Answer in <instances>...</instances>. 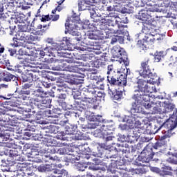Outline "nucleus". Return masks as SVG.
I'll list each match as a JSON object with an SVG mask.
<instances>
[{"mask_svg": "<svg viewBox=\"0 0 177 177\" xmlns=\"http://www.w3.org/2000/svg\"><path fill=\"white\" fill-rule=\"evenodd\" d=\"M21 41L19 37H13L12 38V43L10 44L11 46L13 48H19V46H21Z\"/></svg>", "mask_w": 177, "mask_h": 177, "instance_id": "nucleus-49", "label": "nucleus"}, {"mask_svg": "<svg viewBox=\"0 0 177 177\" xmlns=\"http://www.w3.org/2000/svg\"><path fill=\"white\" fill-rule=\"evenodd\" d=\"M19 151L16 149H10L9 151V157H11L12 159H14L17 156H18Z\"/></svg>", "mask_w": 177, "mask_h": 177, "instance_id": "nucleus-62", "label": "nucleus"}, {"mask_svg": "<svg viewBox=\"0 0 177 177\" xmlns=\"http://www.w3.org/2000/svg\"><path fill=\"white\" fill-rule=\"evenodd\" d=\"M100 122H95L88 124V129H95L97 127H100Z\"/></svg>", "mask_w": 177, "mask_h": 177, "instance_id": "nucleus-59", "label": "nucleus"}, {"mask_svg": "<svg viewBox=\"0 0 177 177\" xmlns=\"http://www.w3.org/2000/svg\"><path fill=\"white\" fill-rule=\"evenodd\" d=\"M32 169H34V166L31 163L23 162L17 164V174L21 176H35V173L32 171Z\"/></svg>", "mask_w": 177, "mask_h": 177, "instance_id": "nucleus-7", "label": "nucleus"}, {"mask_svg": "<svg viewBox=\"0 0 177 177\" xmlns=\"http://www.w3.org/2000/svg\"><path fill=\"white\" fill-rule=\"evenodd\" d=\"M71 109H73L72 104H68L66 102H59V111H62V110L67 111V110H71Z\"/></svg>", "mask_w": 177, "mask_h": 177, "instance_id": "nucleus-37", "label": "nucleus"}, {"mask_svg": "<svg viewBox=\"0 0 177 177\" xmlns=\"http://www.w3.org/2000/svg\"><path fill=\"white\" fill-rule=\"evenodd\" d=\"M154 156H156V153L153 152V148L150 146H147L144 148L137 160L140 162L147 163L153 160Z\"/></svg>", "mask_w": 177, "mask_h": 177, "instance_id": "nucleus-11", "label": "nucleus"}, {"mask_svg": "<svg viewBox=\"0 0 177 177\" xmlns=\"http://www.w3.org/2000/svg\"><path fill=\"white\" fill-rule=\"evenodd\" d=\"M34 133L26 130V131L24 133V139H26V140H30V139H32V138H34Z\"/></svg>", "mask_w": 177, "mask_h": 177, "instance_id": "nucleus-54", "label": "nucleus"}, {"mask_svg": "<svg viewBox=\"0 0 177 177\" xmlns=\"http://www.w3.org/2000/svg\"><path fill=\"white\" fill-rule=\"evenodd\" d=\"M174 133H175L174 131H171V130L163 129L162 131V135L159 136L158 142H161L165 146L167 145V140H165V139L171 138Z\"/></svg>", "mask_w": 177, "mask_h": 177, "instance_id": "nucleus-24", "label": "nucleus"}, {"mask_svg": "<svg viewBox=\"0 0 177 177\" xmlns=\"http://www.w3.org/2000/svg\"><path fill=\"white\" fill-rule=\"evenodd\" d=\"M169 112L168 111L159 112V113H158V115L155 116V118H160V120L168 121V120H169V118H168V115L171 117V114H169Z\"/></svg>", "mask_w": 177, "mask_h": 177, "instance_id": "nucleus-38", "label": "nucleus"}, {"mask_svg": "<svg viewBox=\"0 0 177 177\" xmlns=\"http://www.w3.org/2000/svg\"><path fill=\"white\" fill-rule=\"evenodd\" d=\"M119 128L122 129V131H126V132H131V129L127 124H120L119 125Z\"/></svg>", "mask_w": 177, "mask_h": 177, "instance_id": "nucleus-61", "label": "nucleus"}, {"mask_svg": "<svg viewBox=\"0 0 177 177\" xmlns=\"http://www.w3.org/2000/svg\"><path fill=\"white\" fill-rule=\"evenodd\" d=\"M151 60L150 57H145L140 63V68L139 71V74L140 77L143 78H150L149 82L151 84H156L157 82V76L153 74L151 71Z\"/></svg>", "mask_w": 177, "mask_h": 177, "instance_id": "nucleus-4", "label": "nucleus"}, {"mask_svg": "<svg viewBox=\"0 0 177 177\" xmlns=\"http://www.w3.org/2000/svg\"><path fill=\"white\" fill-rule=\"evenodd\" d=\"M107 81L110 85H118V71L115 72L113 65H109L107 67Z\"/></svg>", "mask_w": 177, "mask_h": 177, "instance_id": "nucleus-16", "label": "nucleus"}, {"mask_svg": "<svg viewBox=\"0 0 177 177\" xmlns=\"http://www.w3.org/2000/svg\"><path fill=\"white\" fill-rule=\"evenodd\" d=\"M165 125H167V127H171V123L167 122L163 124H160L158 123H149V128L148 129H150V133L152 135H156L158 131L160 129H162L163 127H165Z\"/></svg>", "mask_w": 177, "mask_h": 177, "instance_id": "nucleus-22", "label": "nucleus"}, {"mask_svg": "<svg viewBox=\"0 0 177 177\" xmlns=\"http://www.w3.org/2000/svg\"><path fill=\"white\" fill-rule=\"evenodd\" d=\"M14 21L15 23H16V24H17V23H24V21H26V15L22 13L17 14V15H15Z\"/></svg>", "mask_w": 177, "mask_h": 177, "instance_id": "nucleus-42", "label": "nucleus"}, {"mask_svg": "<svg viewBox=\"0 0 177 177\" xmlns=\"http://www.w3.org/2000/svg\"><path fill=\"white\" fill-rule=\"evenodd\" d=\"M50 19L51 21H57V20H59L60 19V15H57L56 13H52L50 15Z\"/></svg>", "mask_w": 177, "mask_h": 177, "instance_id": "nucleus-63", "label": "nucleus"}, {"mask_svg": "<svg viewBox=\"0 0 177 177\" xmlns=\"http://www.w3.org/2000/svg\"><path fill=\"white\" fill-rule=\"evenodd\" d=\"M110 149L115 151V153H120L121 151L122 154H129L135 151L133 146H129L127 142L117 143L115 147L112 146Z\"/></svg>", "mask_w": 177, "mask_h": 177, "instance_id": "nucleus-12", "label": "nucleus"}, {"mask_svg": "<svg viewBox=\"0 0 177 177\" xmlns=\"http://www.w3.org/2000/svg\"><path fill=\"white\" fill-rule=\"evenodd\" d=\"M155 118L156 120V123L155 124H159V125H164V124H168V122L170 123L171 127L165 125L162 127V129H165V131H174V129H175V128L177 127V111L174 112L173 114L169 117V120L167 121L159 118Z\"/></svg>", "mask_w": 177, "mask_h": 177, "instance_id": "nucleus-8", "label": "nucleus"}, {"mask_svg": "<svg viewBox=\"0 0 177 177\" xmlns=\"http://www.w3.org/2000/svg\"><path fill=\"white\" fill-rule=\"evenodd\" d=\"M131 99H133L134 102H137V103H142L144 107L147 110H149V109H151V107H153V111H162V109H161V104H152L150 102V95L146 94V92L145 91H134V93L132 95Z\"/></svg>", "mask_w": 177, "mask_h": 177, "instance_id": "nucleus-1", "label": "nucleus"}, {"mask_svg": "<svg viewBox=\"0 0 177 177\" xmlns=\"http://www.w3.org/2000/svg\"><path fill=\"white\" fill-rule=\"evenodd\" d=\"M59 104V102H58ZM38 109H39V110H44V111H53L55 110H57V111H59V105H53V104H49V103H47V102L45 103H41V104L39 105Z\"/></svg>", "mask_w": 177, "mask_h": 177, "instance_id": "nucleus-28", "label": "nucleus"}, {"mask_svg": "<svg viewBox=\"0 0 177 177\" xmlns=\"http://www.w3.org/2000/svg\"><path fill=\"white\" fill-rule=\"evenodd\" d=\"M51 169L50 165H42L37 167L39 172H50Z\"/></svg>", "mask_w": 177, "mask_h": 177, "instance_id": "nucleus-47", "label": "nucleus"}, {"mask_svg": "<svg viewBox=\"0 0 177 177\" xmlns=\"http://www.w3.org/2000/svg\"><path fill=\"white\" fill-rule=\"evenodd\" d=\"M55 153H57V154H59L60 156H74V151H73V149H71V147L60 148L57 149Z\"/></svg>", "mask_w": 177, "mask_h": 177, "instance_id": "nucleus-31", "label": "nucleus"}, {"mask_svg": "<svg viewBox=\"0 0 177 177\" xmlns=\"http://www.w3.org/2000/svg\"><path fill=\"white\" fill-rule=\"evenodd\" d=\"M87 39H84V44H86V45H90L91 46H93V42H91L90 41H88V39H99V36H97V35H96L95 33H94L93 32H90L88 33L87 35Z\"/></svg>", "mask_w": 177, "mask_h": 177, "instance_id": "nucleus-33", "label": "nucleus"}, {"mask_svg": "<svg viewBox=\"0 0 177 177\" xmlns=\"http://www.w3.org/2000/svg\"><path fill=\"white\" fill-rule=\"evenodd\" d=\"M112 97L114 100H120L122 97V92L115 91Z\"/></svg>", "mask_w": 177, "mask_h": 177, "instance_id": "nucleus-60", "label": "nucleus"}, {"mask_svg": "<svg viewBox=\"0 0 177 177\" xmlns=\"http://www.w3.org/2000/svg\"><path fill=\"white\" fill-rule=\"evenodd\" d=\"M95 93H96V91L94 88L92 91H83L82 94V102L93 104L91 109L97 110V109H100V106L99 105V102H97V99L96 98V95H94Z\"/></svg>", "mask_w": 177, "mask_h": 177, "instance_id": "nucleus-6", "label": "nucleus"}, {"mask_svg": "<svg viewBox=\"0 0 177 177\" xmlns=\"http://www.w3.org/2000/svg\"><path fill=\"white\" fill-rule=\"evenodd\" d=\"M98 136L104 139L106 143H107V142H111V140H113V139H114V136H113V134L99 133Z\"/></svg>", "mask_w": 177, "mask_h": 177, "instance_id": "nucleus-46", "label": "nucleus"}, {"mask_svg": "<svg viewBox=\"0 0 177 177\" xmlns=\"http://www.w3.org/2000/svg\"><path fill=\"white\" fill-rule=\"evenodd\" d=\"M1 167L3 172H7L5 174V177H13L12 172H17V169L13 170L15 167L17 168V163H14L13 160L1 159Z\"/></svg>", "mask_w": 177, "mask_h": 177, "instance_id": "nucleus-10", "label": "nucleus"}, {"mask_svg": "<svg viewBox=\"0 0 177 177\" xmlns=\"http://www.w3.org/2000/svg\"><path fill=\"white\" fill-rule=\"evenodd\" d=\"M81 160V156H75V154L73 152V155H68V156H65L63 159V161L65 162H72L74 164L75 161H80Z\"/></svg>", "mask_w": 177, "mask_h": 177, "instance_id": "nucleus-36", "label": "nucleus"}, {"mask_svg": "<svg viewBox=\"0 0 177 177\" xmlns=\"http://www.w3.org/2000/svg\"><path fill=\"white\" fill-rule=\"evenodd\" d=\"M34 75L32 73H26L21 75L22 82H32L34 81Z\"/></svg>", "mask_w": 177, "mask_h": 177, "instance_id": "nucleus-35", "label": "nucleus"}, {"mask_svg": "<svg viewBox=\"0 0 177 177\" xmlns=\"http://www.w3.org/2000/svg\"><path fill=\"white\" fill-rule=\"evenodd\" d=\"M151 12H157V8L151 6L147 10H141L138 12V19L142 20V21H148L147 20L153 17V15H151Z\"/></svg>", "mask_w": 177, "mask_h": 177, "instance_id": "nucleus-17", "label": "nucleus"}, {"mask_svg": "<svg viewBox=\"0 0 177 177\" xmlns=\"http://www.w3.org/2000/svg\"><path fill=\"white\" fill-rule=\"evenodd\" d=\"M58 132L59 127L56 125H49L47 127L46 130L43 131L42 134H40V139H42L44 138V135H52V133L55 135V133H57Z\"/></svg>", "mask_w": 177, "mask_h": 177, "instance_id": "nucleus-26", "label": "nucleus"}, {"mask_svg": "<svg viewBox=\"0 0 177 177\" xmlns=\"http://www.w3.org/2000/svg\"><path fill=\"white\" fill-rule=\"evenodd\" d=\"M131 133V135L133 136L134 138L138 140V139H139V138H140V130H139V129L136 128L134 129L133 130H131V131H129Z\"/></svg>", "mask_w": 177, "mask_h": 177, "instance_id": "nucleus-51", "label": "nucleus"}, {"mask_svg": "<svg viewBox=\"0 0 177 177\" xmlns=\"http://www.w3.org/2000/svg\"><path fill=\"white\" fill-rule=\"evenodd\" d=\"M86 168H88V165H86L85 163H77L76 165V169L82 172H84Z\"/></svg>", "mask_w": 177, "mask_h": 177, "instance_id": "nucleus-56", "label": "nucleus"}, {"mask_svg": "<svg viewBox=\"0 0 177 177\" xmlns=\"http://www.w3.org/2000/svg\"><path fill=\"white\" fill-rule=\"evenodd\" d=\"M124 72H118V85H123V86H127V78L128 77V69H124Z\"/></svg>", "mask_w": 177, "mask_h": 177, "instance_id": "nucleus-27", "label": "nucleus"}, {"mask_svg": "<svg viewBox=\"0 0 177 177\" xmlns=\"http://www.w3.org/2000/svg\"><path fill=\"white\" fill-rule=\"evenodd\" d=\"M142 110L143 108L140 102L135 101L131 103V111H142Z\"/></svg>", "mask_w": 177, "mask_h": 177, "instance_id": "nucleus-41", "label": "nucleus"}, {"mask_svg": "<svg viewBox=\"0 0 177 177\" xmlns=\"http://www.w3.org/2000/svg\"><path fill=\"white\" fill-rule=\"evenodd\" d=\"M88 109H92V106H88L84 103L82 101L75 100L73 104L72 105L71 110H75V111H83V110H88Z\"/></svg>", "mask_w": 177, "mask_h": 177, "instance_id": "nucleus-23", "label": "nucleus"}, {"mask_svg": "<svg viewBox=\"0 0 177 177\" xmlns=\"http://www.w3.org/2000/svg\"><path fill=\"white\" fill-rule=\"evenodd\" d=\"M86 118L88 121H92L93 122H102V121H103V116L101 115H96L95 113L91 111L86 112Z\"/></svg>", "mask_w": 177, "mask_h": 177, "instance_id": "nucleus-25", "label": "nucleus"}, {"mask_svg": "<svg viewBox=\"0 0 177 177\" xmlns=\"http://www.w3.org/2000/svg\"><path fill=\"white\" fill-rule=\"evenodd\" d=\"M85 4L86 5L84 0H78V6L80 10H86V8L84 7Z\"/></svg>", "mask_w": 177, "mask_h": 177, "instance_id": "nucleus-64", "label": "nucleus"}, {"mask_svg": "<svg viewBox=\"0 0 177 177\" xmlns=\"http://www.w3.org/2000/svg\"><path fill=\"white\" fill-rule=\"evenodd\" d=\"M75 139L76 140H85V136H84V133L81 131H77L75 133Z\"/></svg>", "mask_w": 177, "mask_h": 177, "instance_id": "nucleus-58", "label": "nucleus"}, {"mask_svg": "<svg viewBox=\"0 0 177 177\" xmlns=\"http://www.w3.org/2000/svg\"><path fill=\"white\" fill-rule=\"evenodd\" d=\"M21 30L22 31L17 34V36L20 37L19 39L21 41H24V39H26L28 44H31L35 41H39V37L35 34L26 36L24 32H27L28 31H29V30L27 29V26H23Z\"/></svg>", "mask_w": 177, "mask_h": 177, "instance_id": "nucleus-15", "label": "nucleus"}, {"mask_svg": "<svg viewBox=\"0 0 177 177\" xmlns=\"http://www.w3.org/2000/svg\"><path fill=\"white\" fill-rule=\"evenodd\" d=\"M91 26L94 28V30L99 31V30H102V26H103V22L100 21V19L93 21Z\"/></svg>", "mask_w": 177, "mask_h": 177, "instance_id": "nucleus-45", "label": "nucleus"}, {"mask_svg": "<svg viewBox=\"0 0 177 177\" xmlns=\"http://www.w3.org/2000/svg\"><path fill=\"white\" fill-rule=\"evenodd\" d=\"M142 32L145 35H150L153 32V25L149 21L142 22Z\"/></svg>", "mask_w": 177, "mask_h": 177, "instance_id": "nucleus-30", "label": "nucleus"}, {"mask_svg": "<svg viewBox=\"0 0 177 177\" xmlns=\"http://www.w3.org/2000/svg\"><path fill=\"white\" fill-rule=\"evenodd\" d=\"M113 151H113L111 149H109L106 148V145L104 144H101L100 147H97V151L93 152V156H94V157H97V158L110 159L111 161L117 162L120 159V156H118V154H113Z\"/></svg>", "mask_w": 177, "mask_h": 177, "instance_id": "nucleus-5", "label": "nucleus"}, {"mask_svg": "<svg viewBox=\"0 0 177 177\" xmlns=\"http://www.w3.org/2000/svg\"><path fill=\"white\" fill-rule=\"evenodd\" d=\"M103 81H104V78L100 79V80H98L96 82V86L95 88H97V89H104V84H103Z\"/></svg>", "mask_w": 177, "mask_h": 177, "instance_id": "nucleus-57", "label": "nucleus"}, {"mask_svg": "<svg viewBox=\"0 0 177 177\" xmlns=\"http://www.w3.org/2000/svg\"><path fill=\"white\" fill-rule=\"evenodd\" d=\"M68 171L65 170V169H54L53 170V174H55V177H66L67 176V174H68Z\"/></svg>", "mask_w": 177, "mask_h": 177, "instance_id": "nucleus-40", "label": "nucleus"}, {"mask_svg": "<svg viewBox=\"0 0 177 177\" xmlns=\"http://www.w3.org/2000/svg\"><path fill=\"white\" fill-rule=\"evenodd\" d=\"M78 149L80 151H82L84 153V151H89V147L88 146V144L82 143L78 146Z\"/></svg>", "mask_w": 177, "mask_h": 177, "instance_id": "nucleus-55", "label": "nucleus"}, {"mask_svg": "<svg viewBox=\"0 0 177 177\" xmlns=\"http://www.w3.org/2000/svg\"><path fill=\"white\" fill-rule=\"evenodd\" d=\"M111 53L113 59H120V62H122L124 66H129L128 55H127V53L124 50V48H120V46H114Z\"/></svg>", "mask_w": 177, "mask_h": 177, "instance_id": "nucleus-9", "label": "nucleus"}, {"mask_svg": "<svg viewBox=\"0 0 177 177\" xmlns=\"http://www.w3.org/2000/svg\"><path fill=\"white\" fill-rule=\"evenodd\" d=\"M32 114L30 113L28 111H25L24 113H20V115H17L16 117L17 120H26L27 118H34V120H41L44 117H47L48 120H53V118H59L62 114L57 113L55 111H44V112H35L32 111Z\"/></svg>", "mask_w": 177, "mask_h": 177, "instance_id": "nucleus-2", "label": "nucleus"}, {"mask_svg": "<svg viewBox=\"0 0 177 177\" xmlns=\"http://www.w3.org/2000/svg\"><path fill=\"white\" fill-rule=\"evenodd\" d=\"M137 84H138V86H137L138 89H136V90H134V91H145L143 90V88H144V86H145V84H146V81L140 79V80H138Z\"/></svg>", "mask_w": 177, "mask_h": 177, "instance_id": "nucleus-50", "label": "nucleus"}, {"mask_svg": "<svg viewBox=\"0 0 177 177\" xmlns=\"http://www.w3.org/2000/svg\"><path fill=\"white\" fill-rule=\"evenodd\" d=\"M162 106L164 107L165 111H177L175 104L170 102L169 100L165 101Z\"/></svg>", "mask_w": 177, "mask_h": 177, "instance_id": "nucleus-32", "label": "nucleus"}, {"mask_svg": "<svg viewBox=\"0 0 177 177\" xmlns=\"http://www.w3.org/2000/svg\"><path fill=\"white\" fill-rule=\"evenodd\" d=\"M33 95L35 96V102L40 103V104H39L38 106H41L42 103H46V102H48L46 100V98H45V97L46 96L45 91H41V88L35 91Z\"/></svg>", "mask_w": 177, "mask_h": 177, "instance_id": "nucleus-21", "label": "nucleus"}, {"mask_svg": "<svg viewBox=\"0 0 177 177\" xmlns=\"http://www.w3.org/2000/svg\"><path fill=\"white\" fill-rule=\"evenodd\" d=\"M43 137L46 140L47 146L49 147L47 151L51 153V154H55L56 153V149L55 147L57 146V141L55 140V137L52 136L50 134H44Z\"/></svg>", "mask_w": 177, "mask_h": 177, "instance_id": "nucleus-18", "label": "nucleus"}, {"mask_svg": "<svg viewBox=\"0 0 177 177\" xmlns=\"http://www.w3.org/2000/svg\"><path fill=\"white\" fill-rule=\"evenodd\" d=\"M154 62L156 63H160V62H162L165 57L167 56V51L165 50H156L154 53Z\"/></svg>", "mask_w": 177, "mask_h": 177, "instance_id": "nucleus-29", "label": "nucleus"}, {"mask_svg": "<svg viewBox=\"0 0 177 177\" xmlns=\"http://www.w3.org/2000/svg\"><path fill=\"white\" fill-rule=\"evenodd\" d=\"M0 76L3 81H5L6 82H11V81H12V82H15V86L19 85V77L8 71H4L1 72Z\"/></svg>", "mask_w": 177, "mask_h": 177, "instance_id": "nucleus-19", "label": "nucleus"}, {"mask_svg": "<svg viewBox=\"0 0 177 177\" xmlns=\"http://www.w3.org/2000/svg\"><path fill=\"white\" fill-rule=\"evenodd\" d=\"M42 161L44 162H49V161H56L57 160V156H53L50 154L44 153L41 158Z\"/></svg>", "mask_w": 177, "mask_h": 177, "instance_id": "nucleus-39", "label": "nucleus"}, {"mask_svg": "<svg viewBox=\"0 0 177 177\" xmlns=\"http://www.w3.org/2000/svg\"><path fill=\"white\" fill-rule=\"evenodd\" d=\"M16 124H5L0 125V138L2 141H0V147H13V144L8 142V140L10 139V135L15 131Z\"/></svg>", "mask_w": 177, "mask_h": 177, "instance_id": "nucleus-3", "label": "nucleus"}, {"mask_svg": "<svg viewBox=\"0 0 177 177\" xmlns=\"http://www.w3.org/2000/svg\"><path fill=\"white\" fill-rule=\"evenodd\" d=\"M84 1L86 5L90 6L87 7L86 10H88L91 19H94L95 17H99V15H97V8H96V6L93 5V3L96 2V0H84Z\"/></svg>", "mask_w": 177, "mask_h": 177, "instance_id": "nucleus-20", "label": "nucleus"}, {"mask_svg": "<svg viewBox=\"0 0 177 177\" xmlns=\"http://www.w3.org/2000/svg\"><path fill=\"white\" fill-rule=\"evenodd\" d=\"M115 129V127H114V124H113V120L109 122L102 119V121H101L100 124V131H101L100 133L113 135V132H114Z\"/></svg>", "mask_w": 177, "mask_h": 177, "instance_id": "nucleus-14", "label": "nucleus"}, {"mask_svg": "<svg viewBox=\"0 0 177 177\" xmlns=\"http://www.w3.org/2000/svg\"><path fill=\"white\" fill-rule=\"evenodd\" d=\"M129 5L133 6L134 8L142 7V0H130L129 1Z\"/></svg>", "mask_w": 177, "mask_h": 177, "instance_id": "nucleus-48", "label": "nucleus"}, {"mask_svg": "<svg viewBox=\"0 0 177 177\" xmlns=\"http://www.w3.org/2000/svg\"><path fill=\"white\" fill-rule=\"evenodd\" d=\"M112 17L113 18L112 20H111V26L113 27H117L118 28H121V25H120V24H118V21H117V17H118V16L117 15H113L112 16Z\"/></svg>", "mask_w": 177, "mask_h": 177, "instance_id": "nucleus-52", "label": "nucleus"}, {"mask_svg": "<svg viewBox=\"0 0 177 177\" xmlns=\"http://www.w3.org/2000/svg\"><path fill=\"white\" fill-rule=\"evenodd\" d=\"M75 129H77V127L73 124H68L65 127L66 135H73L74 132H75Z\"/></svg>", "mask_w": 177, "mask_h": 177, "instance_id": "nucleus-43", "label": "nucleus"}, {"mask_svg": "<svg viewBox=\"0 0 177 177\" xmlns=\"http://www.w3.org/2000/svg\"><path fill=\"white\" fill-rule=\"evenodd\" d=\"M171 171H173L172 167L165 165L160 169V176H165L167 175L169 176H172V172Z\"/></svg>", "mask_w": 177, "mask_h": 177, "instance_id": "nucleus-34", "label": "nucleus"}, {"mask_svg": "<svg viewBox=\"0 0 177 177\" xmlns=\"http://www.w3.org/2000/svg\"><path fill=\"white\" fill-rule=\"evenodd\" d=\"M72 96L74 100H80V102H82V91L80 92L78 90H75L72 92Z\"/></svg>", "mask_w": 177, "mask_h": 177, "instance_id": "nucleus-44", "label": "nucleus"}, {"mask_svg": "<svg viewBox=\"0 0 177 177\" xmlns=\"http://www.w3.org/2000/svg\"><path fill=\"white\" fill-rule=\"evenodd\" d=\"M24 48H26V49H28V50H29L28 52H26V55L28 56H31V55H32V53H34V50H36V49L34 47V44L32 46H30L28 44H25Z\"/></svg>", "mask_w": 177, "mask_h": 177, "instance_id": "nucleus-53", "label": "nucleus"}, {"mask_svg": "<svg viewBox=\"0 0 177 177\" xmlns=\"http://www.w3.org/2000/svg\"><path fill=\"white\" fill-rule=\"evenodd\" d=\"M156 41V36L149 34L146 35L143 39L138 40L137 45L142 49V50H147L149 49V46H151Z\"/></svg>", "mask_w": 177, "mask_h": 177, "instance_id": "nucleus-13", "label": "nucleus"}]
</instances>
